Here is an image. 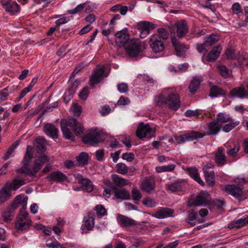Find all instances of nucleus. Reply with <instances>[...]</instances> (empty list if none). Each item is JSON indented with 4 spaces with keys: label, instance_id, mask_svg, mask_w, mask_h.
I'll return each instance as SVG.
<instances>
[{
    "label": "nucleus",
    "instance_id": "f257e3e1",
    "mask_svg": "<svg viewBox=\"0 0 248 248\" xmlns=\"http://www.w3.org/2000/svg\"><path fill=\"white\" fill-rule=\"evenodd\" d=\"M68 127L72 130L75 135L77 136H80L85 130L82 124L76 118L70 117L66 120L62 119L61 121V128L63 137L66 139L71 141L75 140V137Z\"/></svg>",
    "mask_w": 248,
    "mask_h": 248
},
{
    "label": "nucleus",
    "instance_id": "f03ea898",
    "mask_svg": "<svg viewBox=\"0 0 248 248\" xmlns=\"http://www.w3.org/2000/svg\"><path fill=\"white\" fill-rule=\"evenodd\" d=\"M49 158L46 155H42L35 159L31 169L29 168L27 163H23L22 166L16 170L17 173H24L30 177H36L37 172L41 170L43 165L49 162Z\"/></svg>",
    "mask_w": 248,
    "mask_h": 248
},
{
    "label": "nucleus",
    "instance_id": "7ed1b4c3",
    "mask_svg": "<svg viewBox=\"0 0 248 248\" xmlns=\"http://www.w3.org/2000/svg\"><path fill=\"white\" fill-rule=\"evenodd\" d=\"M155 100L157 106H161L166 104L169 108L174 110H177L180 107L179 96L176 93H171L166 97L160 94Z\"/></svg>",
    "mask_w": 248,
    "mask_h": 248
},
{
    "label": "nucleus",
    "instance_id": "20e7f679",
    "mask_svg": "<svg viewBox=\"0 0 248 248\" xmlns=\"http://www.w3.org/2000/svg\"><path fill=\"white\" fill-rule=\"evenodd\" d=\"M146 45L138 39H132L128 41L124 47L130 57H136L143 50L146 48Z\"/></svg>",
    "mask_w": 248,
    "mask_h": 248
},
{
    "label": "nucleus",
    "instance_id": "39448f33",
    "mask_svg": "<svg viewBox=\"0 0 248 248\" xmlns=\"http://www.w3.org/2000/svg\"><path fill=\"white\" fill-rule=\"evenodd\" d=\"M26 206H22L21 210L16 218L15 227L18 231L22 232L30 228L31 225V220L29 218V213L25 211Z\"/></svg>",
    "mask_w": 248,
    "mask_h": 248
},
{
    "label": "nucleus",
    "instance_id": "423d86ee",
    "mask_svg": "<svg viewBox=\"0 0 248 248\" xmlns=\"http://www.w3.org/2000/svg\"><path fill=\"white\" fill-rule=\"evenodd\" d=\"M211 198L207 191L200 192L191 202H188L189 206H206L211 203Z\"/></svg>",
    "mask_w": 248,
    "mask_h": 248
},
{
    "label": "nucleus",
    "instance_id": "0eeeda50",
    "mask_svg": "<svg viewBox=\"0 0 248 248\" xmlns=\"http://www.w3.org/2000/svg\"><path fill=\"white\" fill-rule=\"evenodd\" d=\"M204 136V135L203 133L191 130L185 134L175 137V140L178 144H181L186 141H193L198 139H201Z\"/></svg>",
    "mask_w": 248,
    "mask_h": 248
},
{
    "label": "nucleus",
    "instance_id": "6e6552de",
    "mask_svg": "<svg viewBox=\"0 0 248 248\" xmlns=\"http://www.w3.org/2000/svg\"><path fill=\"white\" fill-rule=\"evenodd\" d=\"M155 131L150 126L149 124L140 123L136 130V136L140 139L146 137L151 138L155 136Z\"/></svg>",
    "mask_w": 248,
    "mask_h": 248
},
{
    "label": "nucleus",
    "instance_id": "1a4fd4ad",
    "mask_svg": "<svg viewBox=\"0 0 248 248\" xmlns=\"http://www.w3.org/2000/svg\"><path fill=\"white\" fill-rule=\"evenodd\" d=\"M148 44L153 51L155 53L162 52L165 49V45L162 40L160 39L158 35H152Z\"/></svg>",
    "mask_w": 248,
    "mask_h": 248
},
{
    "label": "nucleus",
    "instance_id": "9d476101",
    "mask_svg": "<svg viewBox=\"0 0 248 248\" xmlns=\"http://www.w3.org/2000/svg\"><path fill=\"white\" fill-rule=\"evenodd\" d=\"M108 75V74L106 72L104 65H97L94 70V86L101 82Z\"/></svg>",
    "mask_w": 248,
    "mask_h": 248
},
{
    "label": "nucleus",
    "instance_id": "9b49d317",
    "mask_svg": "<svg viewBox=\"0 0 248 248\" xmlns=\"http://www.w3.org/2000/svg\"><path fill=\"white\" fill-rule=\"evenodd\" d=\"M224 190L228 194L231 195L236 199H237L239 202L242 201L241 197L243 192L241 188L234 184L228 185L225 186Z\"/></svg>",
    "mask_w": 248,
    "mask_h": 248
},
{
    "label": "nucleus",
    "instance_id": "f8f14e48",
    "mask_svg": "<svg viewBox=\"0 0 248 248\" xmlns=\"http://www.w3.org/2000/svg\"><path fill=\"white\" fill-rule=\"evenodd\" d=\"M116 37V43L120 46H124L126 43L130 41L129 34L127 29H124L121 31H119L115 34Z\"/></svg>",
    "mask_w": 248,
    "mask_h": 248
},
{
    "label": "nucleus",
    "instance_id": "ddd939ff",
    "mask_svg": "<svg viewBox=\"0 0 248 248\" xmlns=\"http://www.w3.org/2000/svg\"><path fill=\"white\" fill-rule=\"evenodd\" d=\"M141 189L148 193L154 191L155 188V183L153 178L146 177L140 184Z\"/></svg>",
    "mask_w": 248,
    "mask_h": 248
},
{
    "label": "nucleus",
    "instance_id": "4468645a",
    "mask_svg": "<svg viewBox=\"0 0 248 248\" xmlns=\"http://www.w3.org/2000/svg\"><path fill=\"white\" fill-rule=\"evenodd\" d=\"M78 182L81 186L82 190L89 193L93 191L92 182L89 179L84 178L82 175L78 174L76 177Z\"/></svg>",
    "mask_w": 248,
    "mask_h": 248
},
{
    "label": "nucleus",
    "instance_id": "2eb2a0df",
    "mask_svg": "<svg viewBox=\"0 0 248 248\" xmlns=\"http://www.w3.org/2000/svg\"><path fill=\"white\" fill-rule=\"evenodd\" d=\"M176 28L177 35L178 38H182L188 33V27L185 20H181L175 24Z\"/></svg>",
    "mask_w": 248,
    "mask_h": 248
},
{
    "label": "nucleus",
    "instance_id": "dca6fc26",
    "mask_svg": "<svg viewBox=\"0 0 248 248\" xmlns=\"http://www.w3.org/2000/svg\"><path fill=\"white\" fill-rule=\"evenodd\" d=\"M208 131L204 133L205 136H211L217 135L221 128V125L217 123V121H212L208 124Z\"/></svg>",
    "mask_w": 248,
    "mask_h": 248
},
{
    "label": "nucleus",
    "instance_id": "f3484780",
    "mask_svg": "<svg viewBox=\"0 0 248 248\" xmlns=\"http://www.w3.org/2000/svg\"><path fill=\"white\" fill-rule=\"evenodd\" d=\"M2 5L5 11L12 15H15L20 11L19 5L15 1H6L3 2Z\"/></svg>",
    "mask_w": 248,
    "mask_h": 248
},
{
    "label": "nucleus",
    "instance_id": "a211bd4d",
    "mask_svg": "<svg viewBox=\"0 0 248 248\" xmlns=\"http://www.w3.org/2000/svg\"><path fill=\"white\" fill-rule=\"evenodd\" d=\"M202 81V79L201 77L195 76L192 78L188 86L191 94H194L198 92Z\"/></svg>",
    "mask_w": 248,
    "mask_h": 248
},
{
    "label": "nucleus",
    "instance_id": "6ab92c4d",
    "mask_svg": "<svg viewBox=\"0 0 248 248\" xmlns=\"http://www.w3.org/2000/svg\"><path fill=\"white\" fill-rule=\"evenodd\" d=\"M44 132L53 139L58 138L59 130L53 124L50 123L46 124L44 127Z\"/></svg>",
    "mask_w": 248,
    "mask_h": 248
},
{
    "label": "nucleus",
    "instance_id": "aec40b11",
    "mask_svg": "<svg viewBox=\"0 0 248 248\" xmlns=\"http://www.w3.org/2000/svg\"><path fill=\"white\" fill-rule=\"evenodd\" d=\"M107 134L103 129L99 127H94V146L98 143L104 141Z\"/></svg>",
    "mask_w": 248,
    "mask_h": 248
},
{
    "label": "nucleus",
    "instance_id": "412c9836",
    "mask_svg": "<svg viewBox=\"0 0 248 248\" xmlns=\"http://www.w3.org/2000/svg\"><path fill=\"white\" fill-rule=\"evenodd\" d=\"M171 41L176 51V55L179 57L183 56L185 54V50L187 49L186 46L179 42L175 36L171 38Z\"/></svg>",
    "mask_w": 248,
    "mask_h": 248
},
{
    "label": "nucleus",
    "instance_id": "4be33fe9",
    "mask_svg": "<svg viewBox=\"0 0 248 248\" xmlns=\"http://www.w3.org/2000/svg\"><path fill=\"white\" fill-rule=\"evenodd\" d=\"M230 95L232 97L243 98L248 97V92L243 86H238L232 89L230 92Z\"/></svg>",
    "mask_w": 248,
    "mask_h": 248
},
{
    "label": "nucleus",
    "instance_id": "5701e85b",
    "mask_svg": "<svg viewBox=\"0 0 248 248\" xmlns=\"http://www.w3.org/2000/svg\"><path fill=\"white\" fill-rule=\"evenodd\" d=\"M248 225V215H246L237 220H233L228 225V228L230 229L234 228L237 229L241 228Z\"/></svg>",
    "mask_w": 248,
    "mask_h": 248
},
{
    "label": "nucleus",
    "instance_id": "b1692460",
    "mask_svg": "<svg viewBox=\"0 0 248 248\" xmlns=\"http://www.w3.org/2000/svg\"><path fill=\"white\" fill-rule=\"evenodd\" d=\"M116 198L122 200H129L130 198V195L129 191L124 188H118L112 191Z\"/></svg>",
    "mask_w": 248,
    "mask_h": 248
},
{
    "label": "nucleus",
    "instance_id": "393cba45",
    "mask_svg": "<svg viewBox=\"0 0 248 248\" xmlns=\"http://www.w3.org/2000/svg\"><path fill=\"white\" fill-rule=\"evenodd\" d=\"M173 213V209L165 207L156 211L153 216L158 219H162L172 217Z\"/></svg>",
    "mask_w": 248,
    "mask_h": 248
},
{
    "label": "nucleus",
    "instance_id": "a878e982",
    "mask_svg": "<svg viewBox=\"0 0 248 248\" xmlns=\"http://www.w3.org/2000/svg\"><path fill=\"white\" fill-rule=\"evenodd\" d=\"M203 171L207 184L209 186H213L216 182L214 171L206 167L203 168Z\"/></svg>",
    "mask_w": 248,
    "mask_h": 248
},
{
    "label": "nucleus",
    "instance_id": "bb28decb",
    "mask_svg": "<svg viewBox=\"0 0 248 248\" xmlns=\"http://www.w3.org/2000/svg\"><path fill=\"white\" fill-rule=\"evenodd\" d=\"M221 49L222 47L220 45H217L214 47L208 53L206 60L208 62L215 61L220 55Z\"/></svg>",
    "mask_w": 248,
    "mask_h": 248
},
{
    "label": "nucleus",
    "instance_id": "cd10ccee",
    "mask_svg": "<svg viewBox=\"0 0 248 248\" xmlns=\"http://www.w3.org/2000/svg\"><path fill=\"white\" fill-rule=\"evenodd\" d=\"M46 178L50 180H53L60 183L66 180L67 176L61 171H55L50 173Z\"/></svg>",
    "mask_w": 248,
    "mask_h": 248
},
{
    "label": "nucleus",
    "instance_id": "c85d7f7f",
    "mask_svg": "<svg viewBox=\"0 0 248 248\" xmlns=\"http://www.w3.org/2000/svg\"><path fill=\"white\" fill-rule=\"evenodd\" d=\"M210 87L209 96L212 98L224 96L226 94V92L218 86L210 85Z\"/></svg>",
    "mask_w": 248,
    "mask_h": 248
},
{
    "label": "nucleus",
    "instance_id": "c756f323",
    "mask_svg": "<svg viewBox=\"0 0 248 248\" xmlns=\"http://www.w3.org/2000/svg\"><path fill=\"white\" fill-rule=\"evenodd\" d=\"M19 176H17V178H15L13 180L12 183H6V186L8 187V189L10 190L13 189L16 190L18 189L20 186L25 184L24 179H19Z\"/></svg>",
    "mask_w": 248,
    "mask_h": 248
},
{
    "label": "nucleus",
    "instance_id": "7c9ffc66",
    "mask_svg": "<svg viewBox=\"0 0 248 248\" xmlns=\"http://www.w3.org/2000/svg\"><path fill=\"white\" fill-rule=\"evenodd\" d=\"M111 179L114 185L118 188H122L123 186H127L129 184L127 180L115 174L111 175Z\"/></svg>",
    "mask_w": 248,
    "mask_h": 248
},
{
    "label": "nucleus",
    "instance_id": "2f4dec72",
    "mask_svg": "<svg viewBox=\"0 0 248 248\" xmlns=\"http://www.w3.org/2000/svg\"><path fill=\"white\" fill-rule=\"evenodd\" d=\"M117 219L122 227H128L136 225L134 220L122 215H119Z\"/></svg>",
    "mask_w": 248,
    "mask_h": 248
},
{
    "label": "nucleus",
    "instance_id": "473e14b6",
    "mask_svg": "<svg viewBox=\"0 0 248 248\" xmlns=\"http://www.w3.org/2000/svg\"><path fill=\"white\" fill-rule=\"evenodd\" d=\"M187 171L189 175L200 185L203 186L205 185L204 182L200 177L197 169L196 168L190 167L187 168Z\"/></svg>",
    "mask_w": 248,
    "mask_h": 248
},
{
    "label": "nucleus",
    "instance_id": "72a5a7b5",
    "mask_svg": "<svg viewBox=\"0 0 248 248\" xmlns=\"http://www.w3.org/2000/svg\"><path fill=\"white\" fill-rule=\"evenodd\" d=\"M155 25L152 22L146 21H140L137 24V29L138 31H144L150 32L155 29Z\"/></svg>",
    "mask_w": 248,
    "mask_h": 248
},
{
    "label": "nucleus",
    "instance_id": "f704fd0d",
    "mask_svg": "<svg viewBox=\"0 0 248 248\" xmlns=\"http://www.w3.org/2000/svg\"><path fill=\"white\" fill-rule=\"evenodd\" d=\"M223 148L222 147H219L215 156V161L219 166H223L226 162V156L223 154Z\"/></svg>",
    "mask_w": 248,
    "mask_h": 248
},
{
    "label": "nucleus",
    "instance_id": "c9c22d12",
    "mask_svg": "<svg viewBox=\"0 0 248 248\" xmlns=\"http://www.w3.org/2000/svg\"><path fill=\"white\" fill-rule=\"evenodd\" d=\"M84 224L81 226L82 233H86L88 231H91L93 228V217L88 215V217H84Z\"/></svg>",
    "mask_w": 248,
    "mask_h": 248
},
{
    "label": "nucleus",
    "instance_id": "e433bc0d",
    "mask_svg": "<svg viewBox=\"0 0 248 248\" xmlns=\"http://www.w3.org/2000/svg\"><path fill=\"white\" fill-rule=\"evenodd\" d=\"M10 192L11 190L8 189L6 184L0 189V204H3L10 198L11 196Z\"/></svg>",
    "mask_w": 248,
    "mask_h": 248
},
{
    "label": "nucleus",
    "instance_id": "4c0bfd02",
    "mask_svg": "<svg viewBox=\"0 0 248 248\" xmlns=\"http://www.w3.org/2000/svg\"><path fill=\"white\" fill-rule=\"evenodd\" d=\"M89 155L86 152H81L76 157V160L79 166H85L88 164Z\"/></svg>",
    "mask_w": 248,
    "mask_h": 248
},
{
    "label": "nucleus",
    "instance_id": "58836bf2",
    "mask_svg": "<svg viewBox=\"0 0 248 248\" xmlns=\"http://www.w3.org/2000/svg\"><path fill=\"white\" fill-rule=\"evenodd\" d=\"M184 182L182 181H177L170 185L168 186V189L172 192L180 191L183 188Z\"/></svg>",
    "mask_w": 248,
    "mask_h": 248
},
{
    "label": "nucleus",
    "instance_id": "ea45409f",
    "mask_svg": "<svg viewBox=\"0 0 248 248\" xmlns=\"http://www.w3.org/2000/svg\"><path fill=\"white\" fill-rule=\"evenodd\" d=\"M198 216V213L194 209H191L188 211V217L186 220L187 223L190 224L191 226H194L196 225V222L194 221L196 220Z\"/></svg>",
    "mask_w": 248,
    "mask_h": 248
},
{
    "label": "nucleus",
    "instance_id": "a19ab883",
    "mask_svg": "<svg viewBox=\"0 0 248 248\" xmlns=\"http://www.w3.org/2000/svg\"><path fill=\"white\" fill-rule=\"evenodd\" d=\"M94 211H96V216L98 218H101L107 215V210L101 204L96 205L94 208Z\"/></svg>",
    "mask_w": 248,
    "mask_h": 248
},
{
    "label": "nucleus",
    "instance_id": "79ce46f5",
    "mask_svg": "<svg viewBox=\"0 0 248 248\" xmlns=\"http://www.w3.org/2000/svg\"><path fill=\"white\" fill-rule=\"evenodd\" d=\"M156 34H154V35H158L159 36L160 39L161 40L165 41L169 38V33L168 31L163 28H159L157 30Z\"/></svg>",
    "mask_w": 248,
    "mask_h": 248
},
{
    "label": "nucleus",
    "instance_id": "37998d69",
    "mask_svg": "<svg viewBox=\"0 0 248 248\" xmlns=\"http://www.w3.org/2000/svg\"><path fill=\"white\" fill-rule=\"evenodd\" d=\"M219 40L218 36L215 34H211L206 38L204 41L207 46H212L216 43Z\"/></svg>",
    "mask_w": 248,
    "mask_h": 248
},
{
    "label": "nucleus",
    "instance_id": "c03bdc74",
    "mask_svg": "<svg viewBox=\"0 0 248 248\" xmlns=\"http://www.w3.org/2000/svg\"><path fill=\"white\" fill-rule=\"evenodd\" d=\"M82 141L85 144L93 145V130L90 129L88 134L85 135L82 138Z\"/></svg>",
    "mask_w": 248,
    "mask_h": 248
},
{
    "label": "nucleus",
    "instance_id": "a18cd8bd",
    "mask_svg": "<svg viewBox=\"0 0 248 248\" xmlns=\"http://www.w3.org/2000/svg\"><path fill=\"white\" fill-rule=\"evenodd\" d=\"M218 71L220 75L224 78L230 77V74L229 69L226 66L223 65H220L217 66Z\"/></svg>",
    "mask_w": 248,
    "mask_h": 248
},
{
    "label": "nucleus",
    "instance_id": "49530a36",
    "mask_svg": "<svg viewBox=\"0 0 248 248\" xmlns=\"http://www.w3.org/2000/svg\"><path fill=\"white\" fill-rule=\"evenodd\" d=\"M32 148L31 146H28L26 149V152L25 154L23 162L24 163H27L29 166V162L32 158V155L31 154Z\"/></svg>",
    "mask_w": 248,
    "mask_h": 248
},
{
    "label": "nucleus",
    "instance_id": "de8ad7c7",
    "mask_svg": "<svg viewBox=\"0 0 248 248\" xmlns=\"http://www.w3.org/2000/svg\"><path fill=\"white\" fill-rule=\"evenodd\" d=\"M44 141L45 140H43L42 138H38L37 140L36 148L37 152L39 153H43L46 150V145L44 142Z\"/></svg>",
    "mask_w": 248,
    "mask_h": 248
},
{
    "label": "nucleus",
    "instance_id": "09e8293b",
    "mask_svg": "<svg viewBox=\"0 0 248 248\" xmlns=\"http://www.w3.org/2000/svg\"><path fill=\"white\" fill-rule=\"evenodd\" d=\"M117 172L122 174H125L128 172V168L124 163H119L116 166Z\"/></svg>",
    "mask_w": 248,
    "mask_h": 248
},
{
    "label": "nucleus",
    "instance_id": "8fccbe9b",
    "mask_svg": "<svg viewBox=\"0 0 248 248\" xmlns=\"http://www.w3.org/2000/svg\"><path fill=\"white\" fill-rule=\"evenodd\" d=\"M176 167L174 164H171L168 166H163L161 167H157L156 170L157 172H162L164 171H172Z\"/></svg>",
    "mask_w": 248,
    "mask_h": 248
},
{
    "label": "nucleus",
    "instance_id": "3c124183",
    "mask_svg": "<svg viewBox=\"0 0 248 248\" xmlns=\"http://www.w3.org/2000/svg\"><path fill=\"white\" fill-rule=\"evenodd\" d=\"M11 208L7 207L6 210L2 213V217L3 220L5 222L10 221L12 219L11 217H12V214L14 212L12 210Z\"/></svg>",
    "mask_w": 248,
    "mask_h": 248
},
{
    "label": "nucleus",
    "instance_id": "603ef678",
    "mask_svg": "<svg viewBox=\"0 0 248 248\" xmlns=\"http://www.w3.org/2000/svg\"><path fill=\"white\" fill-rule=\"evenodd\" d=\"M89 93V88L88 86H85L79 93L78 95L80 99L85 100L88 97Z\"/></svg>",
    "mask_w": 248,
    "mask_h": 248
},
{
    "label": "nucleus",
    "instance_id": "864d4df0",
    "mask_svg": "<svg viewBox=\"0 0 248 248\" xmlns=\"http://www.w3.org/2000/svg\"><path fill=\"white\" fill-rule=\"evenodd\" d=\"M240 146L238 143L234 144L233 148L228 149L227 151V154L232 157L236 156V154L239 151Z\"/></svg>",
    "mask_w": 248,
    "mask_h": 248
},
{
    "label": "nucleus",
    "instance_id": "5fc2aeb1",
    "mask_svg": "<svg viewBox=\"0 0 248 248\" xmlns=\"http://www.w3.org/2000/svg\"><path fill=\"white\" fill-rule=\"evenodd\" d=\"M143 204L147 207L152 208L156 205V202L155 200L150 198L147 197L142 201Z\"/></svg>",
    "mask_w": 248,
    "mask_h": 248
},
{
    "label": "nucleus",
    "instance_id": "6e6d98bb",
    "mask_svg": "<svg viewBox=\"0 0 248 248\" xmlns=\"http://www.w3.org/2000/svg\"><path fill=\"white\" fill-rule=\"evenodd\" d=\"M232 120L230 117H226L222 113H219L217 115L215 121H217V123H224L230 122Z\"/></svg>",
    "mask_w": 248,
    "mask_h": 248
},
{
    "label": "nucleus",
    "instance_id": "4d7b16f0",
    "mask_svg": "<svg viewBox=\"0 0 248 248\" xmlns=\"http://www.w3.org/2000/svg\"><path fill=\"white\" fill-rule=\"evenodd\" d=\"M239 124V123L238 122L227 124L223 126L222 130L225 132H229L238 125Z\"/></svg>",
    "mask_w": 248,
    "mask_h": 248
},
{
    "label": "nucleus",
    "instance_id": "13d9d810",
    "mask_svg": "<svg viewBox=\"0 0 248 248\" xmlns=\"http://www.w3.org/2000/svg\"><path fill=\"white\" fill-rule=\"evenodd\" d=\"M132 197L135 201H139L141 198V194L140 190L136 187L133 188L132 190Z\"/></svg>",
    "mask_w": 248,
    "mask_h": 248
},
{
    "label": "nucleus",
    "instance_id": "bf43d9fd",
    "mask_svg": "<svg viewBox=\"0 0 248 248\" xmlns=\"http://www.w3.org/2000/svg\"><path fill=\"white\" fill-rule=\"evenodd\" d=\"M9 88L8 87L3 89L1 92H0V100L1 101L6 100L7 97L11 92H9Z\"/></svg>",
    "mask_w": 248,
    "mask_h": 248
},
{
    "label": "nucleus",
    "instance_id": "052dcab7",
    "mask_svg": "<svg viewBox=\"0 0 248 248\" xmlns=\"http://www.w3.org/2000/svg\"><path fill=\"white\" fill-rule=\"evenodd\" d=\"M71 109L75 116H79L82 112V107L78 104H74Z\"/></svg>",
    "mask_w": 248,
    "mask_h": 248
},
{
    "label": "nucleus",
    "instance_id": "680f3d73",
    "mask_svg": "<svg viewBox=\"0 0 248 248\" xmlns=\"http://www.w3.org/2000/svg\"><path fill=\"white\" fill-rule=\"evenodd\" d=\"M239 64L242 66L248 67V55L245 54L241 56L238 58Z\"/></svg>",
    "mask_w": 248,
    "mask_h": 248
},
{
    "label": "nucleus",
    "instance_id": "e2e57ef3",
    "mask_svg": "<svg viewBox=\"0 0 248 248\" xmlns=\"http://www.w3.org/2000/svg\"><path fill=\"white\" fill-rule=\"evenodd\" d=\"M206 45L204 43L203 44H197L196 45V49L197 51L202 54H203L204 55L207 50L206 48Z\"/></svg>",
    "mask_w": 248,
    "mask_h": 248
},
{
    "label": "nucleus",
    "instance_id": "0e129e2a",
    "mask_svg": "<svg viewBox=\"0 0 248 248\" xmlns=\"http://www.w3.org/2000/svg\"><path fill=\"white\" fill-rule=\"evenodd\" d=\"M80 81L79 79H76L75 81L71 84L68 88L67 90L73 93H75V90L78 88V86L80 84Z\"/></svg>",
    "mask_w": 248,
    "mask_h": 248
},
{
    "label": "nucleus",
    "instance_id": "69168bd1",
    "mask_svg": "<svg viewBox=\"0 0 248 248\" xmlns=\"http://www.w3.org/2000/svg\"><path fill=\"white\" fill-rule=\"evenodd\" d=\"M122 157L128 162H132L135 158V155L133 153H125L123 154Z\"/></svg>",
    "mask_w": 248,
    "mask_h": 248
},
{
    "label": "nucleus",
    "instance_id": "338daca9",
    "mask_svg": "<svg viewBox=\"0 0 248 248\" xmlns=\"http://www.w3.org/2000/svg\"><path fill=\"white\" fill-rule=\"evenodd\" d=\"M105 150L104 149L97 150L95 152V157L97 160L102 161L104 158Z\"/></svg>",
    "mask_w": 248,
    "mask_h": 248
},
{
    "label": "nucleus",
    "instance_id": "774afa93",
    "mask_svg": "<svg viewBox=\"0 0 248 248\" xmlns=\"http://www.w3.org/2000/svg\"><path fill=\"white\" fill-rule=\"evenodd\" d=\"M111 108L107 105H104L102 108L99 110V112L102 116H106L111 111Z\"/></svg>",
    "mask_w": 248,
    "mask_h": 248
}]
</instances>
